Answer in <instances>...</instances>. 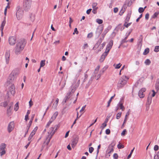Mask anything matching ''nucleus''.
<instances>
[{"instance_id": "1", "label": "nucleus", "mask_w": 159, "mask_h": 159, "mask_svg": "<svg viewBox=\"0 0 159 159\" xmlns=\"http://www.w3.org/2000/svg\"><path fill=\"white\" fill-rule=\"evenodd\" d=\"M26 42L25 39H21L19 40L17 43L14 48V52L16 54H20L23 50L25 46Z\"/></svg>"}, {"instance_id": "2", "label": "nucleus", "mask_w": 159, "mask_h": 159, "mask_svg": "<svg viewBox=\"0 0 159 159\" xmlns=\"http://www.w3.org/2000/svg\"><path fill=\"white\" fill-rule=\"evenodd\" d=\"M80 82V80H78L77 83L75 85L72 84L70 87L69 92L68 93L65 98V102H66L70 98L72 94L75 92L76 89L78 87Z\"/></svg>"}, {"instance_id": "3", "label": "nucleus", "mask_w": 159, "mask_h": 159, "mask_svg": "<svg viewBox=\"0 0 159 159\" xmlns=\"http://www.w3.org/2000/svg\"><path fill=\"white\" fill-rule=\"evenodd\" d=\"M129 78L126 76H122L119 79L117 84V87L118 89H120L123 87L127 83Z\"/></svg>"}, {"instance_id": "4", "label": "nucleus", "mask_w": 159, "mask_h": 159, "mask_svg": "<svg viewBox=\"0 0 159 159\" xmlns=\"http://www.w3.org/2000/svg\"><path fill=\"white\" fill-rule=\"evenodd\" d=\"M16 15L17 19L20 20L23 17V11L22 8L20 6H18L16 7Z\"/></svg>"}, {"instance_id": "5", "label": "nucleus", "mask_w": 159, "mask_h": 159, "mask_svg": "<svg viewBox=\"0 0 159 159\" xmlns=\"http://www.w3.org/2000/svg\"><path fill=\"white\" fill-rule=\"evenodd\" d=\"M31 0H25L24 7L25 10H27L30 8L31 6Z\"/></svg>"}, {"instance_id": "6", "label": "nucleus", "mask_w": 159, "mask_h": 159, "mask_svg": "<svg viewBox=\"0 0 159 159\" xmlns=\"http://www.w3.org/2000/svg\"><path fill=\"white\" fill-rule=\"evenodd\" d=\"M57 125H56L54 127H52L50 128L48 132V137H49V136H51V137H52L55 133L56 130L57 129Z\"/></svg>"}, {"instance_id": "7", "label": "nucleus", "mask_w": 159, "mask_h": 159, "mask_svg": "<svg viewBox=\"0 0 159 159\" xmlns=\"http://www.w3.org/2000/svg\"><path fill=\"white\" fill-rule=\"evenodd\" d=\"M6 147V145L4 143H2L0 146V154L1 157L5 154L6 153L5 149Z\"/></svg>"}, {"instance_id": "8", "label": "nucleus", "mask_w": 159, "mask_h": 159, "mask_svg": "<svg viewBox=\"0 0 159 159\" xmlns=\"http://www.w3.org/2000/svg\"><path fill=\"white\" fill-rule=\"evenodd\" d=\"M14 71H13L12 73L10 75L7 80V83L8 84H12V82L14 78Z\"/></svg>"}, {"instance_id": "9", "label": "nucleus", "mask_w": 159, "mask_h": 159, "mask_svg": "<svg viewBox=\"0 0 159 159\" xmlns=\"http://www.w3.org/2000/svg\"><path fill=\"white\" fill-rule=\"evenodd\" d=\"M8 41L10 45H13L16 42V38L14 36H11L9 38Z\"/></svg>"}, {"instance_id": "10", "label": "nucleus", "mask_w": 159, "mask_h": 159, "mask_svg": "<svg viewBox=\"0 0 159 159\" xmlns=\"http://www.w3.org/2000/svg\"><path fill=\"white\" fill-rule=\"evenodd\" d=\"M9 85L10 86L9 88V91L11 94L14 95L16 93L15 86L13 84H11Z\"/></svg>"}, {"instance_id": "11", "label": "nucleus", "mask_w": 159, "mask_h": 159, "mask_svg": "<svg viewBox=\"0 0 159 159\" xmlns=\"http://www.w3.org/2000/svg\"><path fill=\"white\" fill-rule=\"evenodd\" d=\"M14 124L13 122H10L7 127V131L9 133H10L13 129Z\"/></svg>"}, {"instance_id": "12", "label": "nucleus", "mask_w": 159, "mask_h": 159, "mask_svg": "<svg viewBox=\"0 0 159 159\" xmlns=\"http://www.w3.org/2000/svg\"><path fill=\"white\" fill-rule=\"evenodd\" d=\"M10 53L8 51H7L5 54L6 62L7 64H8L10 60Z\"/></svg>"}, {"instance_id": "13", "label": "nucleus", "mask_w": 159, "mask_h": 159, "mask_svg": "<svg viewBox=\"0 0 159 159\" xmlns=\"http://www.w3.org/2000/svg\"><path fill=\"white\" fill-rule=\"evenodd\" d=\"M103 30V28L102 27H99L97 29L96 32V36L97 38L99 37L102 32Z\"/></svg>"}, {"instance_id": "14", "label": "nucleus", "mask_w": 159, "mask_h": 159, "mask_svg": "<svg viewBox=\"0 0 159 159\" xmlns=\"http://www.w3.org/2000/svg\"><path fill=\"white\" fill-rule=\"evenodd\" d=\"M79 140V138L77 137L73 139L72 140L71 145L72 147L74 148L77 144Z\"/></svg>"}, {"instance_id": "15", "label": "nucleus", "mask_w": 159, "mask_h": 159, "mask_svg": "<svg viewBox=\"0 0 159 159\" xmlns=\"http://www.w3.org/2000/svg\"><path fill=\"white\" fill-rule=\"evenodd\" d=\"M146 89L144 88L141 89L139 91V96L141 98H143L144 96V94L143 93L145 92Z\"/></svg>"}, {"instance_id": "16", "label": "nucleus", "mask_w": 159, "mask_h": 159, "mask_svg": "<svg viewBox=\"0 0 159 159\" xmlns=\"http://www.w3.org/2000/svg\"><path fill=\"white\" fill-rule=\"evenodd\" d=\"M115 143H111V145L108 147L107 150V152L108 153H110L111 152H113V147L114 146H115Z\"/></svg>"}, {"instance_id": "17", "label": "nucleus", "mask_w": 159, "mask_h": 159, "mask_svg": "<svg viewBox=\"0 0 159 159\" xmlns=\"http://www.w3.org/2000/svg\"><path fill=\"white\" fill-rule=\"evenodd\" d=\"M82 69L80 67L77 70L75 73V78L77 79L80 75V72L82 71Z\"/></svg>"}, {"instance_id": "18", "label": "nucleus", "mask_w": 159, "mask_h": 159, "mask_svg": "<svg viewBox=\"0 0 159 159\" xmlns=\"http://www.w3.org/2000/svg\"><path fill=\"white\" fill-rule=\"evenodd\" d=\"M13 105V103H11V106H9V107L7 109V114L8 116H10L11 114V107Z\"/></svg>"}, {"instance_id": "19", "label": "nucleus", "mask_w": 159, "mask_h": 159, "mask_svg": "<svg viewBox=\"0 0 159 159\" xmlns=\"http://www.w3.org/2000/svg\"><path fill=\"white\" fill-rule=\"evenodd\" d=\"M155 89L156 92H158L159 91V78L156 81L155 84Z\"/></svg>"}, {"instance_id": "20", "label": "nucleus", "mask_w": 159, "mask_h": 159, "mask_svg": "<svg viewBox=\"0 0 159 159\" xmlns=\"http://www.w3.org/2000/svg\"><path fill=\"white\" fill-rule=\"evenodd\" d=\"M107 55L106 53H104L101 56L100 59V61L101 62H102L104 61V60L105 59L106 57L107 56Z\"/></svg>"}, {"instance_id": "21", "label": "nucleus", "mask_w": 159, "mask_h": 159, "mask_svg": "<svg viewBox=\"0 0 159 159\" xmlns=\"http://www.w3.org/2000/svg\"><path fill=\"white\" fill-rule=\"evenodd\" d=\"M6 24V21L5 20H4L2 22L1 24V31H2V36L3 34V30L4 28V27L5 26Z\"/></svg>"}, {"instance_id": "22", "label": "nucleus", "mask_w": 159, "mask_h": 159, "mask_svg": "<svg viewBox=\"0 0 159 159\" xmlns=\"http://www.w3.org/2000/svg\"><path fill=\"white\" fill-rule=\"evenodd\" d=\"M113 44V41L111 40L110 41V42L107 45V48H108L111 49V48H112V46Z\"/></svg>"}, {"instance_id": "23", "label": "nucleus", "mask_w": 159, "mask_h": 159, "mask_svg": "<svg viewBox=\"0 0 159 159\" xmlns=\"http://www.w3.org/2000/svg\"><path fill=\"white\" fill-rule=\"evenodd\" d=\"M124 27L121 26V24H120L116 27L115 30L117 29V30L118 31L120 29L121 31H122L124 29Z\"/></svg>"}, {"instance_id": "24", "label": "nucleus", "mask_w": 159, "mask_h": 159, "mask_svg": "<svg viewBox=\"0 0 159 159\" xmlns=\"http://www.w3.org/2000/svg\"><path fill=\"white\" fill-rule=\"evenodd\" d=\"M58 101L59 99L58 98H57L56 100V101L53 104V106H52V107L53 108L55 109L57 107L58 103Z\"/></svg>"}, {"instance_id": "25", "label": "nucleus", "mask_w": 159, "mask_h": 159, "mask_svg": "<svg viewBox=\"0 0 159 159\" xmlns=\"http://www.w3.org/2000/svg\"><path fill=\"white\" fill-rule=\"evenodd\" d=\"M117 106L120 107V109L122 111H124L125 109V108L122 103L119 102L117 105Z\"/></svg>"}, {"instance_id": "26", "label": "nucleus", "mask_w": 159, "mask_h": 159, "mask_svg": "<svg viewBox=\"0 0 159 159\" xmlns=\"http://www.w3.org/2000/svg\"><path fill=\"white\" fill-rule=\"evenodd\" d=\"M151 63V61L149 59H147L144 62V63L146 65H149Z\"/></svg>"}, {"instance_id": "27", "label": "nucleus", "mask_w": 159, "mask_h": 159, "mask_svg": "<svg viewBox=\"0 0 159 159\" xmlns=\"http://www.w3.org/2000/svg\"><path fill=\"white\" fill-rule=\"evenodd\" d=\"M108 31V30L107 29H105L102 34V38H104L106 34Z\"/></svg>"}, {"instance_id": "28", "label": "nucleus", "mask_w": 159, "mask_h": 159, "mask_svg": "<svg viewBox=\"0 0 159 159\" xmlns=\"http://www.w3.org/2000/svg\"><path fill=\"white\" fill-rule=\"evenodd\" d=\"M152 98L151 97L148 96L147 99V105H149L151 102Z\"/></svg>"}, {"instance_id": "29", "label": "nucleus", "mask_w": 159, "mask_h": 159, "mask_svg": "<svg viewBox=\"0 0 159 159\" xmlns=\"http://www.w3.org/2000/svg\"><path fill=\"white\" fill-rule=\"evenodd\" d=\"M97 3H93L92 4V7L93 9V10L92 11V12H93V11H95L94 9L96 10L98 9V7H96L97 5Z\"/></svg>"}, {"instance_id": "30", "label": "nucleus", "mask_w": 159, "mask_h": 159, "mask_svg": "<svg viewBox=\"0 0 159 159\" xmlns=\"http://www.w3.org/2000/svg\"><path fill=\"white\" fill-rule=\"evenodd\" d=\"M45 60H42L40 63V67H43L45 65Z\"/></svg>"}, {"instance_id": "31", "label": "nucleus", "mask_w": 159, "mask_h": 159, "mask_svg": "<svg viewBox=\"0 0 159 159\" xmlns=\"http://www.w3.org/2000/svg\"><path fill=\"white\" fill-rule=\"evenodd\" d=\"M121 65H122L120 63H119L116 65L115 64H114L113 65V66L115 67V69H117L120 68Z\"/></svg>"}, {"instance_id": "32", "label": "nucleus", "mask_w": 159, "mask_h": 159, "mask_svg": "<svg viewBox=\"0 0 159 159\" xmlns=\"http://www.w3.org/2000/svg\"><path fill=\"white\" fill-rule=\"evenodd\" d=\"M115 95L114 94L113 96L111 97V98L110 99V100L108 101V103H107V107H109V106L110 105V103L111 102V101L112 99L115 96Z\"/></svg>"}, {"instance_id": "33", "label": "nucleus", "mask_w": 159, "mask_h": 159, "mask_svg": "<svg viewBox=\"0 0 159 159\" xmlns=\"http://www.w3.org/2000/svg\"><path fill=\"white\" fill-rule=\"evenodd\" d=\"M149 49L148 48H146L145 49V50L143 52V54L144 55H147V54H148L149 53Z\"/></svg>"}, {"instance_id": "34", "label": "nucleus", "mask_w": 159, "mask_h": 159, "mask_svg": "<svg viewBox=\"0 0 159 159\" xmlns=\"http://www.w3.org/2000/svg\"><path fill=\"white\" fill-rule=\"evenodd\" d=\"M30 18L31 19V20L32 21H34L35 19V15L34 14H31L30 16Z\"/></svg>"}, {"instance_id": "35", "label": "nucleus", "mask_w": 159, "mask_h": 159, "mask_svg": "<svg viewBox=\"0 0 159 159\" xmlns=\"http://www.w3.org/2000/svg\"><path fill=\"white\" fill-rule=\"evenodd\" d=\"M19 108V106H18V102H17L14 106V110L15 111H17L18 110Z\"/></svg>"}, {"instance_id": "36", "label": "nucleus", "mask_w": 159, "mask_h": 159, "mask_svg": "<svg viewBox=\"0 0 159 159\" xmlns=\"http://www.w3.org/2000/svg\"><path fill=\"white\" fill-rule=\"evenodd\" d=\"M121 112H119V113H118L116 115V118L117 119H119L121 117Z\"/></svg>"}, {"instance_id": "37", "label": "nucleus", "mask_w": 159, "mask_h": 159, "mask_svg": "<svg viewBox=\"0 0 159 159\" xmlns=\"http://www.w3.org/2000/svg\"><path fill=\"white\" fill-rule=\"evenodd\" d=\"M144 10V8H143V7H139L138 10V11L139 13H142L143 12Z\"/></svg>"}, {"instance_id": "38", "label": "nucleus", "mask_w": 159, "mask_h": 159, "mask_svg": "<svg viewBox=\"0 0 159 159\" xmlns=\"http://www.w3.org/2000/svg\"><path fill=\"white\" fill-rule=\"evenodd\" d=\"M96 21L99 24H101L103 22V21L102 20L98 19L96 20Z\"/></svg>"}, {"instance_id": "39", "label": "nucleus", "mask_w": 159, "mask_h": 159, "mask_svg": "<svg viewBox=\"0 0 159 159\" xmlns=\"http://www.w3.org/2000/svg\"><path fill=\"white\" fill-rule=\"evenodd\" d=\"M37 129H38L37 127H35L31 133H32V134H33L34 135V134L36 133V132Z\"/></svg>"}, {"instance_id": "40", "label": "nucleus", "mask_w": 159, "mask_h": 159, "mask_svg": "<svg viewBox=\"0 0 159 159\" xmlns=\"http://www.w3.org/2000/svg\"><path fill=\"white\" fill-rule=\"evenodd\" d=\"M154 51L156 52H157L159 51V46H156L155 48Z\"/></svg>"}, {"instance_id": "41", "label": "nucleus", "mask_w": 159, "mask_h": 159, "mask_svg": "<svg viewBox=\"0 0 159 159\" xmlns=\"http://www.w3.org/2000/svg\"><path fill=\"white\" fill-rule=\"evenodd\" d=\"M52 138V137H51V136H49V137H48V138H47V142L46 143V144L47 145H48V143H49L50 141V139Z\"/></svg>"}, {"instance_id": "42", "label": "nucleus", "mask_w": 159, "mask_h": 159, "mask_svg": "<svg viewBox=\"0 0 159 159\" xmlns=\"http://www.w3.org/2000/svg\"><path fill=\"white\" fill-rule=\"evenodd\" d=\"M124 146L123 145L120 144V143H119L117 145V147L119 149H121V148H124Z\"/></svg>"}, {"instance_id": "43", "label": "nucleus", "mask_w": 159, "mask_h": 159, "mask_svg": "<svg viewBox=\"0 0 159 159\" xmlns=\"http://www.w3.org/2000/svg\"><path fill=\"white\" fill-rule=\"evenodd\" d=\"M127 22H125V23L124 24V26L126 28H128L131 24V23H129L126 24Z\"/></svg>"}, {"instance_id": "44", "label": "nucleus", "mask_w": 159, "mask_h": 159, "mask_svg": "<svg viewBox=\"0 0 159 159\" xmlns=\"http://www.w3.org/2000/svg\"><path fill=\"white\" fill-rule=\"evenodd\" d=\"M66 84V81H65L64 82H63V84L61 85V88L60 89V90H61L63 89L65 87Z\"/></svg>"}, {"instance_id": "45", "label": "nucleus", "mask_w": 159, "mask_h": 159, "mask_svg": "<svg viewBox=\"0 0 159 159\" xmlns=\"http://www.w3.org/2000/svg\"><path fill=\"white\" fill-rule=\"evenodd\" d=\"M159 14V13L157 12H156L152 16V17L153 18H155V17H157L158 15Z\"/></svg>"}, {"instance_id": "46", "label": "nucleus", "mask_w": 159, "mask_h": 159, "mask_svg": "<svg viewBox=\"0 0 159 159\" xmlns=\"http://www.w3.org/2000/svg\"><path fill=\"white\" fill-rule=\"evenodd\" d=\"M107 126L106 122L104 121V122L102 123L101 127L102 129H103L105 127Z\"/></svg>"}, {"instance_id": "47", "label": "nucleus", "mask_w": 159, "mask_h": 159, "mask_svg": "<svg viewBox=\"0 0 159 159\" xmlns=\"http://www.w3.org/2000/svg\"><path fill=\"white\" fill-rule=\"evenodd\" d=\"M89 46L87 43H86L84 44V46H83L82 48L83 49H85L86 48H87Z\"/></svg>"}, {"instance_id": "48", "label": "nucleus", "mask_w": 159, "mask_h": 159, "mask_svg": "<svg viewBox=\"0 0 159 159\" xmlns=\"http://www.w3.org/2000/svg\"><path fill=\"white\" fill-rule=\"evenodd\" d=\"M94 150V148L92 147H90L89 148V152L90 153H92Z\"/></svg>"}, {"instance_id": "49", "label": "nucleus", "mask_w": 159, "mask_h": 159, "mask_svg": "<svg viewBox=\"0 0 159 159\" xmlns=\"http://www.w3.org/2000/svg\"><path fill=\"white\" fill-rule=\"evenodd\" d=\"M113 158L114 159H117L118 158V155L117 153H115L113 155Z\"/></svg>"}, {"instance_id": "50", "label": "nucleus", "mask_w": 159, "mask_h": 159, "mask_svg": "<svg viewBox=\"0 0 159 159\" xmlns=\"http://www.w3.org/2000/svg\"><path fill=\"white\" fill-rule=\"evenodd\" d=\"M34 135V134H32V133H31L29 137L28 138V140L29 141H30L31 139Z\"/></svg>"}, {"instance_id": "51", "label": "nucleus", "mask_w": 159, "mask_h": 159, "mask_svg": "<svg viewBox=\"0 0 159 159\" xmlns=\"http://www.w3.org/2000/svg\"><path fill=\"white\" fill-rule=\"evenodd\" d=\"M93 36V34L92 33H90L88 34L87 35V37L88 38H91Z\"/></svg>"}, {"instance_id": "52", "label": "nucleus", "mask_w": 159, "mask_h": 159, "mask_svg": "<svg viewBox=\"0 0 159 159\" xmlns=\"http://www.w3.org/2000/svg\"><path fill=\"white\" fill-rule=\"evenodd\" d=\"M52 122L51 121L49 120V122H48L46 126V128H48L50 125L51 124V123Z\"/></svg>"}, {"instance_id": "53", "label": "nucleus", "mask_w": 159, "mask_h": 159, "mask_svg": "<svg viewBox=\"0 0 159 159\" xmlns=\"http://www.w3.org/2000/svg\"><path fill=\"white\" fill-rule=\"evenodd\" d=\"M3 93L0 91V102L2 101L3 99Z\"/></svg>"}, {"instance_id": "54", "label": "nucleus", "mask_w": 159, "mask_h": 159, "mask_svg": "<svg viewBox=\"0 0 159 159\" xmlns=\"http://www.w3.org/2000/svg\"><path fill=\"white\" fill-rule=\"evenodd\" d=\"M34 115H32L30 120V124H31V123H32V121H33V118L34 117Z\"/></svg>"}, {"instance_id": "55", "label": "nucleus", "mask_w": 159, "mask_h": 159, "mask_svg": "<svg viewBox=\"0 0 159 159\" xmlns=\"http://www.w3.org/2000/svg\"><path fill=\"white\" fill-rule=\"evenodd\" d=\"M126 130L125 129H124L123 131L121 133V135L122 136H124L126 132Z\"/></svg>"}, {"instance_id": "56", "label": "nucleus", "mask_w": 159, "mask_h": 159, "mask_svg": "<svg viewBox=\"0 0 159 159\" xmlns=\"http://www.w3.org/2000/svg\"><path fill=\"white\" fill-rule=\"evenodd\" d=\"M159 149L158 146L157 145H155L154 146V149L155 151H157Z\"/></svg>"}, {"instance_id": "57", "label": "nucleus", "mask_w": 159, "mask_h": 159, "mask_svg": "<svg viewBox=\"0 0 159 159\" xmlns=\"http://www.w3.org/2000/svg\"><path fill=\"white\" fill-rule=\"evenodd\" d=\"M88 77V75L87 74H85V75L84 78V80H83V83L84 82L86 81V79H87Z\"/></svg>"}, {"instance_id": "58", "label": "nucleus", "mask_w": 159, "mask_h": 159, "mask_svg": "<svg viewBox=\"0 0 159 159\" xmlns=\"http://www.w3.org/2000/svg\"><path fill=\"white\" fill-rule=\"evenodd\" d=\"M103 39H104V38H100L98 41V43H99V44H100L102 42Z\"/></svg>"}, {"instance_id": "59", "label": "nucleus", "mask_w": 159, "mask_h": 159, "mask_svg": "<svg viewBox=\"0 0 159 159\" xmlns=\"http://www.w3.org/2000/svg\"><path fill=\"white\" fill-rule=\"evenodd\" d=\"M110 133V130L109 129H107L106 130V133L107 134H109Z\"/></svg>"}, {"instance_id": "60", "label": "nucleus", "mask_w": 159, "mask_h": 159, "mask_svg": "<svg viewBox=\"0 0 159 159\" xmlns=\"http://www.w3.org/2000/svg\"><path fill=\"white\" fill-rule=\"evenodd\" d=\"M86 105H85V106L82 107L80 111V112H81L84 110L86 107Z\"/></svg>"}, {"instance_id": "61", "label": "nucleus", "mask_w": 159, "mask_h": 159, "mask_svg": "<svg viewBox=\"0 0 159 159\" xmlns=\"http://www.w3.org/2000/svg\"><path fill=\"white\" fill-rule=\"evenodd\" d=\"M128 41V40H125V39H123L122 40L121 42V45L127 42Z\"/></svg>"}, {"instance_id": "62", "label": "nucleus", "mask_w": 159, "mask_h": 159, "mask_svg": "<svg viewBox=\"0 0 159 159\" xmlns=\"http://www.w3.org/2000/svg\"><path fill=\"white\" fill-rule=\"evenodd\" d=\"M75 33L76 34H78V31L77 30V29L76 28L75 29L74 32H73V34H75Z\"/></svg>"}, {"instance_id": "63", "label": "nucleus", "mask_w": 159, "mask_h": 159, "mask_svg": "<svg viewBox=\"0 0 159 159\" xmlns=\"http://www.w3.org/2000/svg\"><path fill=\"white\" fill-rule=\"evenodd\" d=\"M110 49L108 48H106L105 52L104 53H106L107 54V55L109 51H110Z\"/></svg>"}, {"instance_id": "64", "label": "nucleus", "mask_w": 159, "mask_h": 159, "mask_svg": "<svg viewBox=\"0 0 159 159\" xmlns=\"http://www.w3.org/2000/svg\"><path fill=\"white\" fill-rule=\"evenodd\" d=\"M58 115V112L57 111H56L54 113L52 116L56 118Z\"/></svg>"}]
</instances>
